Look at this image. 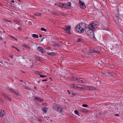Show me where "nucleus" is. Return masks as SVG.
<instances>
[{"label":"nucleus","mask_w":123,"mask_h":123,"mask_svg":"<svg viewBox=\"0 0 123 123\" xmlns=\"http://www.w3.org/2000/svg\"><path fill=\"white\" fill-rule=\"evenodd\" d=\"M22 58L25 60V62L23 63L24 66H27L28 68H32L33 64L32 59L27 57H25L22 56Z\"/></svg>","instance_id":"1"},{"label":"nucleus","mask_w":123,"mask_h":123,"mask_svg":"<svg viewBox=\"0 0 123 123\" xmlns=\"http://www.w3.org/2000/svg\"><path fill=\"white\" fill-rule=\"evenodd\" d=\"M85 31L86 34L91 38H94L96 39V37L94 36L93 30H92L89 28H86Z\"/></svg>","instance_id":"2"},{"label":"nucleus","mask_w":123,"mask_h":123,"mask_svg":"<svg viewBox=\"0 0 123 123\" xmlns=\"http://www.w3.org/2000/svg\"><path fill=\"white\" fill-rule=\"evenodd\" d=\"M85 28H84L83 25L80 24L77 25L76 27V30L77 32L82 33L85 30Z\"/></svg>","instance_id":"3"},{"label":"nucleus","mask_w":123,"mask_h":123,"mask_svg":"<svg viewBox=\"0 0 123 123\" xmlns=\"http://www.w3.org/2000/svg\"><path fill=\"white\" fill-rule=\"evenodd\" d=\"M53 107V109L60 112L61 113H62V108L60 106L55 104H54Z\"/></svg>","instance_id":"4"},{"label":"nucleus","mask_w":123,"mask_h":123,"mask_svg":"<svg viewBox=\"0 0 123 123\" xmlns=\"http://www.w3.org/2000/svg\"><path fill=\"white\" fill-rule=\"evenodd\" d=\"M65 31L68 33H70V30L71 29L70 26H66L65 27L62 28Z\"/></svg>","instance_id":"5"},{"label":"nucleus","mask_w":123,"mask_h":123,"mask_svg":"<svg viewBox=\"0 0 123 123\" xmlns=\"http://www.w3.org/2000/svg\"><path fill=\"white\" fill-rule=\"evenodd\" d=\"M97 25V24H95L94 23H93L91 22L89 24L88 26V28L92 30H93V29H95V26H96V27H97V26H96Z\"/></svg>","instance_id":"6"},{"label":"nucleus","mask_w":123,"mask_h":123,"mask_svg":"<svg viewBox=\"0 0 123 123\" xmlns=\"http://www.w3.org/2000/svg\"><path fill=\"white\" fill-rule=\"evenodd\" d=\"M103 73L105 75L108 76H112L115 77V74L112 73H111L110 74V73H108L107 72H103Z\"/></svg>","instance_id":"7"},{"label":"nucleus","mask_w":123,"mask_h":123,"mask_svg":"<svg viewBox=\"0 0 123 123\" xmlns=\"http://www.w3.org/2000/svg\"><path fill=\"white\" fill-rule=\"evenodd\" d=\"M79 2V3L80 4V7L81 8L84 9L86 8L84 3L82 2V1L81 0H80Z\"/></svg>","instance_id":"8"},{"label":"nucleus","mask_w":123,"mask_h":123,"mask_svg":"<svg viewBox=\"0 0 123 123\" xmlns=\"http://www.w3.org/2000/svg\"><path fill=\"white\" fill-rule=\"evenodd\" d=\"M37 49L40 52L42 53H45L46 52L41 47H39L37 48Z\"/></svg>","instance_id":"9"},{"label":"nucleus","mask_w":123,"mask_h":123,"mask_svg":"<svg viewBox=\"0 0 123 123\" xmlns=\"http://www.w3.org/2000/svg\"><path fill=\"white\" fill-rule=\"evenodd\" d=\"M34 99H35L36 100L40 102L43 101V99H41L39 97H37L36 96H35L34 97Z\"/></svg>","instance_id":"10"},{"label":"nucleus","mask_w":123,"mask_h":123,"mask_svg":"<svg viewBox=\"0 0 123 123\" xmlns=\"http://www.w3.org/2000/svg\"><path fill=\"white\" fill-rule=\"evenodd\" d=\"M5 115V113L4 111L3 110L2 111V110H1V111L0 113V116L1 117H3V116Z\"/></svg>","instance_id":"11"},{"label":"nucleus","mask_w":123,"mask_h":123,"mask_svg":"<svg viewBox=\"0 0 123 123\" xmlns=\"http://www.w3.org/2000/svg\"><path fill=\"white\" fill-rule=\"evenodd\" d=\"M32 37L34 38H38V35L35 34H32Z\"/></svg>","instance_id":"12"},{"label":"nucleus","mask_w":123,"mask_h":123,"mask_svg":"<svg viewBox=\"0 0 123 123\" xmlns=\"http://www.w3.org/2000/svg\"><path fill=\"white\" fill-rule=\"evenodd\" d=\"M78 78H76V77H72L71 78V80H73L76 81H78Z\"/></svg>","instance_id":"13"},{"label":"nucleus","mask_w":123,"mask_h":123,"mask_svg":"<svg viewBox=\"0 0 123 123\" xmlns=\"http://www.w3.org/2000/svg\"><path fill=\"white\" fill-rule=\"evenodd\" d=\"M41 15V14L40 13H36L34 14V15L36 16H40Z\"/></svg>","instance_id":"14"},{"label":"nucleus","mask_w":123,"mask_h":123,"mask_svg":"<svg viewBox=\"0 0 123 123\" xmlns=\"http://www.w3.org/2000/svg\"><path fill=\"white\" fill-rule=\"evenodd\" d=\"M35 58L37 60H38V61H39L40 62L42 61V60H41V59L39 57H38L37 56H35Z\"/></svg>","instance_id":"15"},{"label":"nucleus","mask_w":123,"mask_h":123,"mask_svg":"<svg viewBox=\"0 0 123 123\" xmlns=\"http://www.w3.org/2000/svg\"><path fill=\"white\" fill-rule=\"evenodd\" d=\"M23 87L25 89H26L28 90H31V89L29 88V87H28L26 85L24 86Z\"/></svg>","instance_id":"16"},{"label":"nucleus","mask_w":123,"mask_h":123,"mask_svg":"<svg viewBox=\"0 0 123 123\" xmlns=\"http://www.w3.org/2000/svg\"><path fill=\"white\" fill-rule=\"evenodd\" d=\"M47 108L46 107H45L43 108V111L45 113H46L47 112Z\"/></svg>","instance_id":"17"},{"label":"nucleus","mask_w":123,"mask_h":123,"mask_svg":"<svg viewBox=\"0 0 123 123\" xmlns=\"http://www.w3.org/2000/svg\"><path fill=\"white\" fill-rule=\"evenodd\" d=\"M1 94L2 96H4L5 98H6L7 97H8L4 93H2Z\"/></svg>","instance_id":"18"},{"label":"nucleus","mask_w":123,"mask_h":123,"mask_svg":"<svg viewBox=\"0 0 123 123\" xmlns=\"http://www.w3.org/2000/svg\"><path fill=\"white\" fill-rule=\"evenodd\" d=\"M70 87L72 88H76L77 86L75 85L74 84H72L70 85Z\"/></svg>","instance_id":"19"},{"label":"nucleus","mask_w":123,"mask_h":123,"mask_svg":"<svg viewBox=\"0 0 123 123\" xmlns=\"http://www.w3.org/2000/svg\"><path fill=\"white\" fill-rule=\"evenodd\" d=\"M23 45L24 47L26 48H28V49L30 48V47H29L28 46L25 45V44H23Z\"/></svg>","instance_id":"20"},{"label":"nucleus","mask_w":123,"mask_h":123,"mask_svg":"<svg viewBox=\"0 0 123 123\" xmlns=\"http://www.w3.org/2000/svg\"><path fill=\"white\" fill-rule=\"evenodd\" d=\"M78 81L79 82H83V81L82 80V78H78Z\"/></svg>","instance_id":"21"},{"label":"nucleus","mask_w":123,"mask_h":123,"mask_svg":"<svg viewBox=\"0 0 123 123\" xmlns=\"http://www.w3.org/2000/svg\"><path fill=\"white\" fill-rule=\"evenodd\" d=\"M63 6H64V8H68V6L67 4H63Z\"/></svg>","instance_id":"22"},{"label":"nucleus","mask_w":123,"mask_h":123,"mask_svg":"<svg viewBox=\"0 0 123 123\" xmlns=\"http://www.w3.org/2000/svg\"><path fill=\"white\" fill-rule=\"evenodd\" d=\"M53 45L55 46H57L58 47H59L60 46L57 43H55L53 44Z\"/></svg>","instance_id":"23"},{"label":"nucleus","mask_w":123,"mask_h":123,"mask_svg":"<svg viewBox=\"0 0 123 123\" xmlns=\"http://www.w3.org/2000/svg\"><path fill=\"white\" fill-rule=\"evenodd\" d=\"M94 53H99L100 51L98 50H94Z\"/></svg>","instance_id":"24"},{"label":"nucleus","mask_w":123,"mask_h":123,"mask_svg":"<svg viewBox=\"0 0 123 123\" xmlns=\"http://www.w3.org/2000/svg\"><path fill=\"white\" fill-rule=\"evenodd\" d=\"M9 90L12 92H13V93L14 92L15 90H13V89H12L9 88L8 89Z\"/></svg>","instance_id":"25"},{"label":"nucleus","mask_w":123,"mask_h":123,"mask_svg":"<svg viewBox=\"0 0 123 123\" xmlns=\"http://www.w3.org/2000/svg\"><path fill=\"white\" fill-rule=\"evenodd\" d=\"M68 4H67V5L68 6V7H69V8L71 6V3L70 2H68Z\"/></svg>","instance_id":"26"},{"label":"nucleus","mask_w":123,"mask_h":123,"mask_svg":"<svg viewBox=\"0 0 123 123\" xmlns=\"http://www.w3.org/2000/svg\"><path fill=\"white\" fill-rule=\"evenodd\" d=\"M48 54L50 55H54V52H52V53H48Z\"/></svg>","instance_id":"27"},{"label":"nucleus","mask_w":123,"mask_h":123,"mask_svg":"<svg viewBox=\"0 0 123 123\" xmlns=\"http://www.w3.org/2000/svg\"><path fill=\"white\" fill-rule=\"evenodd\" d=\"M41 30L42 31H47V30L43 28H41Z\"/></svg>","instance_id":"28"},{"label":"nucleus","mask_w":123,"mask_h":123,"mask_svg":"<svg viewBox=\"0 0 123 123\" xmlns=\"http://www.w3.org/2000/svg\"><path fill=\"white\" fill-rule=\"evenodd\" d=\"M74 112L75 114H77L78 115H79V112L77 110H75L74 111Z\"/></svg>","instance_id":"29"},{"label":"nucleus","mask_w":123,"mask_h":123,"mask_svg":"<svg viewBox=\"0 0 123 123\" xmlns=\"http://www.w3.org/2000/svg\"><path fill=\"white\" fill-rule=\"evenodd\" d=\"M82 80L83 81V83H85L86 82L87 80L85 78H82Z\"/></svg>","instance_id":"30"},{"label":"nucleus","mask_w":123,"mask_h":123,"mask_svg":"<svg viewBox=\"0 0 123 123\" xmlns=\"http://www.w3.org/2000/svg\"><path fill=\"white\" fill-rule=\"evenodd\" d=\"M4 63V62L3 61L1 60H0V65H1V64H3Z\"/></svg>","instance_id":"31"},{"label":"nucleus","mask_w":123,"mask_h":123,"mask_svg":"<svg viewBox=\"0 0 123 123\" xmlns=\"http://www.w3.org/2000/svg\"><path fill=\"white\" fill-rule=\"evenodd\" d=\"M13 93H14L15 94L17 95H18L19 94L15 90L14 91V92H13Z\"/></svg>","instance_id":"32"},{"label":"nucleus","mask_w":123,"mask_h":123,"mask_svg":"<svg viewBox=\"0 0 123 123\" xmlns=\"http://www.w3.org/2000/svg\"><path fill=\"white\" fill-rule=\"evenodd\" d=\"M82 106L83 107H88V106L86 104H83L82 105Z\"/></svg>","instance_id":"33"},{"label":"nucleus","mask_w":123,"mask_h":123,"mask_svg":"<svg viewBox=\"0 0 123 123\" xmlns=\"http://www.w3.org/2000/svg\"><path fill=\"white\" fill-rule=\"evenodd\" d=\"M51 13L52 14L55 15H56L57 14V13H56L55 12H51Z\"/></svg>","instance_id":"34"},{"label":"nucleus","mask_w":123,"mask_h":123,"mask_svg":"<svg viewBox=\"0 0 123 123\" xmlns=\"http://www.w3.org/2000/svg\"><path fill=\"white\" fill-rule=\"evenodd\" d=\"M94 50L93 49H91L90 50V52L91 53H94Z\"/></svg>","instance_id":"35"},{"label":"nucleus","mask_w":123,"mask_h":123,"mask_svg":"<svg viewBox=\"0 0 123 123\" xmlns=\"http://www.w3.org/2000/svg\"><path fill=\"white\" fill-rule=\"evenodd\" d=\"M35 73L37 74L40 75V76L41 75V73L39 72H36Z\"/></svg>","instance_id":"36"},{"label":"nucleus","mask_w":123,"mask_h":123,"mask_svg":"<svg viewBox=\"0 0 123 123\" xmlns=\"http://www.w3.org/2000/svg\"><path fill=\"white\" fill-rule=\"evenodd\" d=\"M80 111H82V112H85L86 111V110L84 109H81L80 110Z\"/></svg>","instance_id":"37"},{"label":"nucleus","mask_w":123,"mask_h":123,"mask_svg":"<svg viewBox=\"0 0 123 123\" xmlns=\"http://www.w3.org/2000/svg\"><path fill=\"white\" fill-rule=\"evenodd\" d=\"M81 88V89H82L83 90L86 89V86L84 87H82V88Z\"/></svg>","instance_id":"38"},{"label":"nucleus","mask_w":123,"mask_h":123,"mask_svg":"<svg viewBox=\"0 0 123 123\" xmlns=\"http://www.w3.org/2000/svg\"><path fill=\"white\" fill-rule=\"evenodd\" d=\"M86 89L87 90L90 89L91 86H86Z\"/></svg>","instance_id":"39"},{"label":"nucleus","mask_w":123,"mask_h":123,"mask_svg":"<svg viewBox=\"0 0 123 123\" xmlns=\"http://www.w3.org/2000/svg\"><path fill=\"white\" fill-rule=\"evenodd\" d=\"M4 20L6 21H7L8 22H11V21L8 20L6 18H4Z\"/></svg>","instance_id":"40"},{"label":"nucleus","mask_w":123,"mask_h":123,"mask_svg":"<svg viewBox=\"0 0 123 123\" xmlns=\"http://www.w3.org/2000/svg\"><path fill=\"white\" fill-rule=\"evenodd\" d=\"M58 5L59 6H61L62 7H63V4H58Z\"/></svg>","instance_id":"41"},{"label":"nucleus","mask_w":123,"mask_h":123,"mask_svg":"<svg viewBox=\"0 0 123 123\" xmlns=\"http://www.w3.org/2000/svg\"><path fill=\"white\" fill-rule=\"evenodd\" d=\"M81 88H82V87H80L77 86V87L76 88L78 89H81Z\"/></svg>","instance_id":"42"},{"label":"nucleus","mask_w":123,"mask_h":123,"mask_svg":"<svg viewBox=\"0 0 123 123\" xmlns=\"http://www.w3.org/2000/svg\"><path fill=\"white\" fill-rule=\"evenodd\" d=\"M76 95V94L75 93L73 92L72 93V96H75Z\"/></svg>","instance_id":"43"},{"label":"nucleus","mask_w":123,"mask_h":123,"mask_svg":"<svg viewBox=\"0 0 123 123\" xmlns=\"http://www.w3.org/2000/svg\"><path fill=\"white\" fill-rule=\"evenodd\" d=\"M82 41V40L80 38L78 40V42H81Z\"/></svg>","instance_id":"44"},{"label":"nucleus","mask_w":123,"mask_h":123,"mask_svg":"<svg viewBox=\"0 0 123 123\" xmlns=\"http://www.w3.org/2000/svg\"><path fill=\"white\" fill-rule=\"evenodd\" d=\"M46 76H47L46 75H41L40 76V77H46Z\"/></svg>","instance_id":"45"},{"label":"nucleus","mask_w":123,"mask_h":123,"mask_svg":"<svg viewBox=\"0 0 123 123\" xmlns=\"http://www.w3.org/2000/svg\"><path fill=\"white\" fill-rule=\"evenodd\" d=\"M12 48H15V49H16L18 51H19V50L18 49H17L16 47H14V46H12Z\"/></svg>","instance_id":"46"},{"label":"nucleus","mask_w":123,"mask_h":123,"mask_svg":"<svg viewBox=\"0 0 123 123\" xmlns=\"http://www.w3.org/2000/svg\"><path fill=\"white\" fill-rule=\"evenodd\" d=\"M14 21L15 22H16L17 23H20L19 21H17V20H14Z\"/></svg>","instance_id":"47"},{"label":"nucleus","mask_w":123,"mask_h":123,"mask_svg":"<svg viewBox=\"0 0 123 123\" xmlns=\"http://www.w3.org/2000/svg\"><path fill=\"white\" fill-rule=\"evenodd\" d=\"M62 101L64 102H65V103H66L67 102H66V100H64V99H62Z\"/></svg>","instance_id":"48"},{"label":"nucleus","mask_w":123,"mask_h":123,"mask_svg":"<svg viewBox=\"0 0 123 123\" xmlns=\"http://www.w3.org/2000/svg\"><path fill=\"white\" fill-rule=\"evenodd\" d=\"M47 81V79L43 80H42V81L43 82Z\"/></svg>","instance_id":"49"},{"label":"nucleus","mask_w":123,"mask_h":123,"mask_svg":"<svg viewBox=\"0 0 123 123\" xmlns=\"http://www.w3.org/2000/svg\"><path fill=\"white\" fill-rule=\"evenodd\" d=\"M96 38L98 39H99V36H98L96 35Z\"/></svg>","instance_id":"50"},{"label":"nucleus","mask_w":123,"mask_h":123,"mask_svg":"<svg viewBox=\"0 0 123 123\" xmlns=\"http://www.w3.org/2000/svg\"><path fill=\"white\" fill-rule=\"evenodd\" d=\"M6 98L9 100L11 102V100L8 97Z\"/></svg>","instance_id":"51"},{"label":"nucleus","mask_w":123,"mask_h":123,"mask_svg":"<svg viewBox=\"0 0 123 123\" xmlns=\"http://www.w3.org/2000/svg\"><path fill=\"white\" fill-rule=\"evenodd\" d=\"M119 18L120 19L123 18V15H122L121 16V17H119Z\"/></svg>","instance_id":"52"},{"label":"nucleus","mask_w":123,"mask_h":123,"mask_svg":"<svg viewBox=\"0 0 123 123\" xmlns=\"http://www.w3.org/2000/svg\"><path fill=\"white\" fill-rule=\"evenodd\" d=\"M115 115L116 116H119V115L118 114H115Z\"/></svg>","instance_id":"53"},{"label":"nucleus","mask_w":123,"mask_h":123,"mask_svg":"<svg viewBox=\"0 0 123 123\" xmlns=\"http://www.w3.org/2000/svg\"><path fill=\"white\" fill-rule=\"evenodd\" d=\"M22 28H21L20 27H18V29L19 30H21Z\"/></svg>","instance_id":"54"},{"label":"nucleus","mask_w":123,"mask_h":123,"mask_svg":"<svg viewBox=\"0 0 123 123\" xmlns=\"http://www.w3.org/2000/svg\"><path fill=\"white\" fill-rule=\"evenodd\" d=\"M12 37V38H13L14 39V40H17V39L16 38H14V37Z\"/></svg>","instance_id":"55"},{"label":"nucleus","mask_w":123,"mask_h":123,"mask_svg":"<svg viewBox=\"0 0 123 123\" xmlns=\"http://www.w3.org/2000/svg\"><path fill=\"white\" fill-rule=\"evenodd\" d=\"M67 92H68V93L70 94V91H69V90H67Z\"/></svg>","instance_id":"56"},{"label":"nucleus","mask_w":123,"mask_h":123,"mask_svg":"<svg viewBox=\"0 0 123 123\" xmlns=\"http://www.w3.org/2000/svg\"><path fill=\"white\" fill-rule=\"evenodd\" d=\"M38 120L39 121L41 122H42V120H41V119H38Z\"/></svg>","instance_id":"57"},{"label":"nucleus","mask_w":123,"mask_h":123,"mask_svg":"<svg viewBox=\"0 0 123 123\" xmlns=\"http://www.w3.org/2000/svg\"><path fill=\"white\" fill-rule=\"evenodd\" d=\"M93 87L91 86L90 89L93 90Z\"/></svg>","instance_id":"58"},{"label":"nucleus","mask_w":123,"mask_h":123,"mask_svg":"<svg viewBox=\"0 0 123 123\" xmlns=\"http://www.w3.org/2000/svg\"><path fill=\"white\" fill-rule=\"evenodd\" d=\"M34 88L36 90H37V87H36V86H35L34 87Z\"/></svg>","instance_id":"59"},{"label":"nucleus","mask_w":123,"mask_h":123,"mask_svg":"<svg viewBox=\"0 0 123 123\" xmlns=\"http://www.w3.org/2000/svg\"><path fill=\"white\" fill-rule=\"evenodd\" d=\"M20 72H21L22 73H25V72H24V71H20Z\"/></svg>","instance_id":"60"},{"label":"nucleus","mask_w":123,"mask_h":123,"mask_svg":"<svg viewBox=\"0 0 123 123\" xmlns=\"http://www.w3.org/2000/svg\"><path fill=\"white\" fill-rule=\"evenodd\" d=\"M9 57H10V58H13V57H12V56H9Z\"/></svg>","instance_id":"61"},{"label":"nucleus","mask_w":123,"mask_h":123,"mask_svg":"<svg viewBox=\"0 0 123 123\" xmlns=\"http://www.w3.org/2000/svg\"><path fill=\"white\" fill-rule=\"evenodd\" d=\"M44 38V37H43V38H42V40H41V41H41V42H42V41H43V39Z\"/></svg>","instance_id":"62"},{"label":"nucleus","mask_w":123,"mask_h":123,"mask_svg":"<svg viewBox=\"0 0 123 123\" xmlns=\"http://www.w3.org/2000/svg\"><path fill=\"white\" fill-rule=\"evenodd\" d=\"M9 63L10 64H11L12 65H13V64H12V62H11V63Z\"/></svg>","instance_id":"63"},{"label":"nucleus","mask_w":123,"mask_h":123,"mask_svg":"<svg viewBox=\"0 0 123 123\" xmlns=\"http://www.w3.org/2000/svg\"><path fill=\"white\" fill-rule=\"evenodd\" d=\"M11 2H13V3H14V0H12V1H11Z\"/></svg>","instance_id":"64"}]
</instances>
